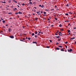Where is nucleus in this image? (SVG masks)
<instances>
[{"label":"nucleus","mask_w":76,"mask_h":76,"mask_svg":"<svg viewBox=\"0 0 76 76\" xmlns=\"http://www.w3.org/2000/svg\"><path fill=\"white\" fill-rule=\"evenodd\" d=\"M9 37L11 38H14V36H13L10 35L9 36Z\"/></svg>","instance_id":"1"},{"label":"nucleus","mask_w":76,"mask_h":76,"mask_svg":"<svg viewBox=\"0 0 76 76\" xmlns=\"http://www.w3.org/2000/svg\"><path fill=\"white\" fill-rule=\"evenodd\" d=\"M12 31V29L11 28H8V31H9V33H10V31Z\"/></svg>","instance_id":"2"},{"label":"nucleus","mask_w":76,"mask_h":76,"mask_svg":"<svg viewBox=\"0 0 76 76\" xmlns=\"http://www.w3.org/2000/svg\"><path fill=\"white\" fill-rule=\"evenodd\" d=\"M67 51H68V52H69V51H72V49H70V50L68 49Z\"/></svg>","instance_id":"3"},{"label":"nucleus","mask_w":76,"mask_h":76,"mask_svg":"<svg viewBox=\"0 0 76 76\" xmlns=\"http://www.w3.org/2000/svg\"><path fill=\"white\" fill-rule=\"evenodd\" d=\"M13 10L14 11H16V10H18V9H17V8H13Z\"/></svg>","instance_id":"4"},{"label":"nucleus","mask_w":76,"mask_h":76,"mask_svg":"<svg viewBox=\"0 0 76 76\" xmlns=\"http://www.w3.org/2000/svg\"><path fill=\"white\" fill-rule=\"evenodd\" d=\"M18 13L20 14H22V12H20V11L18 12Z\"/></svg>","instance_id":"5"},{"label":"nucleus","mask_w":76,"mask_h":76,"mask_svg":"<svg viewBox=\"0 0 76 76\" xmlns=\"http://www.w3.org/2000/svg\"><path fill=\"white\" fill-rule=\"evenodd\" d=\"M34 33L35 34H37V33H38V32H37V31H36L34 32Z\"/></svg>","instance_id":"6"},{"label":"nucleus","mask_w":76,"mask_h":76,"mask_svg":"<svg viewBox=\"0 0 76 76\" xmlns=\"http://www.w3.org/2000/svg\"><path fill=\"white\" fill-rule=\"evenodd\" d=\"M37 42H33V44H37Z\"/></svg>","instance_id":"7"},{"label":"nucleus","mask_w":76,"mask_h":76,"mask_svg":"<svg viewBox=\"0 0 76 76\" xmlns=\"http://www.w3.org/2000/svg\"><path fill=\"white\" fill-rule=\"evenodd\" d=\"M56 50H60V49L58 48H56Z\"/></svg>","instance_id":"8"},{"label":"nucleus","mask_w":76,"mask_h":76,"mask_svg":"<svg viewBox=\"0 0 76 76\" xmlns=\"http://www.w3.org/2000/svg\"><path fill=\"white\" fill-rule=\"evenodd\" d=\"M61 51H64V50L63 49V48L61 49Z\"/></svg>","instance_id":"9"},{"label":"nucleus","mask_w":76,"mask_h":76,"mask_svg":"<svg viewBox=\"0 0 76 76\" xmlns=\"http://www.w3.org/2000/svg\"><path fill=\"white\" fill-rule=\"evenodd\" d=\"M13 1L14 2H15L16 3H17V1H16L15 0H13Z\"/></svg>","instance_id":"10"},{"label":"nucleus","mask_w":76,"mask_h":76,"mask_svg":"<svg viewBox=\"0 0 76 76\" xmlns=\"http://www.w3.org/2000/svg\"><path fill=\"white\" fill-rule=\"evenodd\" d=\"M37 14H38L39 13H40V10H39L38 12L37 11Z\"/></svg>","instance_id":"11"},{"label":"nucleus","mask_w":76,"mask_h":76,"mask_svg":"<svg viewBox=\"0 0 76 76\" xmlns=\"http://www.w3.org/2000/svg\"><path fill=\"white\" fill-rule=\"evenodd\" d=\"M56 38H60V37L58 36H56Z\"/></svg>","instance_id":"12"},{"label":"nucleus","mask_w":76,"mask_h":76,"mask_svg":"<svg viewBox=\"0 0 76 76\" xmlns=\"http://www.w3.org/2000/svg\"><path fill=\"white\" fill-rule=\"evenodd\" d=\"M75 39V37H73L72 38H71L70 39Z\"/></svg>","instance_id":"13"},{"label":"nucleus","mask_w":76,"mask_h":76,"mask_svg":"<svg viewBox=\"0 0 76 76\" xmlns=\"http://www.w3.org/2000/svg\"><path fill=\"white\" fill-rule=\"evenodd\" d=\"M67 31H68V33H69L70 32V30H68Z\"/></svg>","instance_id":"14"},{"label":"nucleus","mask_w":76,"mask_h":76,"mask_svg":"<svg viewBox=\"0 0 76 76\" xmlns=\"http://www.w3.org/2000/svg\"><path fill=\"white\" fill-rule=\"evenodd\" d=\"M46 48H50V47L48 46H47L46 47Z\"/></svg>","instance_id":"15"},{"label":"nucleus","mask_w":76,"mask_h":76,"mask_svg":"<svg viewBox=\"0 0 76 76\" xmlns=\"http://www.w3.org/2000/svg\"><path fill=\"white\" fill-rule=\"evenodd\" d=\"M38 18H35V20H38Z\"/></svg>","instance_id":"16"},{"label":"nucleus","mask_w":76,"mask_h":76,"mask_svg":"<svg viewBox=\"0 0 76 76\" xmlns=\"http://www.w3.org/2000/svg\"><path fill=\"white\" fill-rule=\"evenodd\" d=\"M32 36H34V35H35V34H34V33H33L32 34Z\"/></svg>","instance_id":"17"},{"label":"nucleus","mask_w":76,"mask_h":76,"mask_svg":"<svg viewBox=\"0 0 76 76\" xmlns=\"http://www.w3.org/2000/svg\"><path fill=\"white\" fill-rule=\"evenodd\" d=\"M61 26H62V25H61V24H60L59 25V27H61Z\"/></svg>","instance_id":"18"},{"label":"nucleus","mask_w":76,"mask_h":76,"mask_svg":"<svg viewBox=\"0 0 76 76\" xmlns=\"http://www.w3.org/2000/svg\"><path fill=\"white\" fill-rule=\"evenodd\" d=\"M58 47H61V48H62V47H63V46H58Z\"/></svg>","instance_id":"19"},{"label":"nucleus","mask_w":76,"mask_h":76,"mask_svg":"<svg viewBox=\"0 0 76 76\" xmlns=\"http://www.w3.org/2000/svg\"><path fill=\"white\" fill-rule=\"evenodd\" d=\"M69 4H67L66 5V6H67L68 7H69Z\"/></svg>","instance_id":"20"},{"label":"nucleus","mask_w":76,"mask_h":76,"mask_svg":"<svg viewBox=\"0 0 76 76\" xmlns=\"http://www.w3.org/2000/svg\"><path fill=\"white\" fill-rule=\"evenodd\" d=\"M37 35H35V36H34V37H35V38H37Z\"/></svg>","instance_id":"21"},{"label":"nucleus","mask_w":76,"mask_h":76,"mask_svg":"<svg viewBox=\"0 0 76 76\" xmlns=\"http://www.w3.org/2000/svg\"><path fill=\"white\" fill-rule=\"evenodd\" d=\"M51 11H53V10H54V9H50Z\"/></svg>","instance_id":"22"},{"label":"nucleus","mask_w":76,"mask_h":76,"mask_svg":"<svg viewBox=\"0 0 76 76\" xmlns=\"http://www.w3.org/2000/svg\"><path fill=\"white\" fill-rule=\"evenodd\" d=\"M65 15H66L67 16L68 15H69V14H68V13H66L65 14Z\"/></svg>","instance_id":"23"},{"label":"nucleus","mask_w":76,"mask_h":76,"mask_svg":"<svg viewBox=\"0 0 76 76\" xmlns=\"http://www.w3.org/2000/svg\"><path fill=\"white\" fill-rule=\"evenodd\" d=\"M54 19L55 20H57V18H55Z\"/></svg>","instance_id":"24"},{"label":"nucleus","mask_w":76,"mask_h":76,"mask_svg":"<svg viewBox=\"0 0 76 76\" xmlns=\"http://www.w3.org/2000/svg\"><path fill=\"white\" fill-rule=\"evenodd\" d=\"M28 40H30L31 39V38H30V37H28Z\"/></svg>","instance_id":"25"},{"label":"nucleus","mask_w":76,"mask_h":76,"mask_svg":"<svg viewBox=\"0 0 76 76\" xmlns=\"http://www.w3.org/2000/svg\"><path fill=\"white\" fill-rule=\"evenodd\" d=\"M19 14V12H16L15 13V15H16L17 14Z\"/></svg>","instance_id":"26"},{"label":"nucleus","mask_w":76,"mask_h":76,"mask_svg":"<svg viewBox=\"0 0 76 76\" xmlns=\"http://www.w3.org/2000/svg\"><path fill=\"white\" fill-rule=\"evenodd\" d=\"M22 5H23V6H24L25 5V4L24 3L22 4Z\"/></svg>","instance_id":"27"},{"label":"nucleus","mask_w":76,"mask_h":76,"mask_svg":"<svg viewBox=\"0 0 76 76\" xmlns=\"http://www.w3.org/2000/svg\"><path fill=\"white\" fill-rule=\"evenodd\" d=\"M43 7H44V5H42V8H43Z\"/></svg>","instance_id":"28"},{"label":"nucleus","mask_w":76,"mask_h":76,"mask_svg":"<svg viewBox=\"0 0 76 76\" xmlns=\"http://www.w3.org/2000/svg\"><path fill=\"white\" fill-rule=\"evenodd\" d=\"M40 12L41 13H43V11H41Z\"/></svg>","instance_id":"29"},{"label":"nucleus","mask_w":76,"mask_h":76,"mask_svg":"<svg viewBox=\"0 0 76 76\" xmlns=\"http://www.w3.org/2000/svg\"><path fill=\"white\" fill-rule=\"evenodd\" d=\"M8 14H10V15H11V14H12V12H9Z\"/></svg>","instance_id":"30"},{"label":"nucleus","mask_w":76,"mask_h":76,"mask_svg":"<svg viewBox=\"0 0 76 76\" xmlns=\"http://www.w3.org/2000/svg\"><path fill=\"white\" fill-rule=\"evenodd\" d=\"M9 3H11V1L9 0L8 1Z\"/></svg>","instance_id":"31"},{"label":"nucleus","mask_w":76,"mask_h":76,"mask_svg":"<svg viewBox=\"0 0 76 76\" xmlns=\"http://www.w3.org/2000/svg\"><path fill=\"white\" fill-rule=\"evenodd\" d=\"M68 43V42H65V44H67Z\"/></svg>","instance_id":"32"},{"label":"nucleus","mask_w":76,"mask_h":76,"mask_svg":"<svg viewBox=\"0 0 76 76\" xmlns=\"http://www.w3.org/2000/svg\"><path fill=\"white\" fill-rule=\"evenodd\" d=\"M2 3H6V2L5 1H4V2H2Z\"/></svg>","instance_id":"33"},{"label":"nucleus","mask_w":76,"mask_h":76,"mask_svg":"<svg viewBox=\"0 0 76 76\" xmlns=\"http://www.w3.org/2000/svg\"><path fill=\"white\" fill-rule=\"evenodd\" d=\"M64 30H63V29H60V31H64Z\"/></svg>","instance_id":"34"},{"label":"nucleus","mask_w":76,"mask_h":76,"mask_svg":"<svg viewBox=\"0 0 76 76\" xmlns=\"http://www.w3.org/2000/svg\"><path fill=\"white\" fill-rule=\"evenodd\" d=\"M2 22H3V23H4V22H5V21H4V20L2 21Z\"/></svg>","instance_id":"35"},{"label":"nucleus","mask_w":76,"mask_h":76,"mask_svg":"<svg viewBox=\"0 0 76 76\" xmlns=\"http://www.w3.org/2000/svg\"><path fill=\"white\" fill-rule=\"evenodd\" d=\"M58 31H56V34H57V33H58Z\"/></svg>","instance_id":"36"},{"label":"nucleus","mask_w":76,"mask_h":76,"mask_svg":"<svg viewBox=\"0 0 76 76\" xmlns=\"http://www.w3.org/2000/svg\"><path fill=\"white\" fill-rule=\"evenodd\" d=\"M65 22H69V20H66V21H65Z\"/></svg>","instance_id":"37"},{"label":"nucleus","mask_w":76,"mask_h":76,"mask_svg":"<svg viewBox=\"0 0 76 76\" xmlns=\"http://www.w3.org/2000/svg\"><path fill=\"white\" fill-rule=\"evenodd\" d=\"M48 10H47V9H45V11H47V12H48Z\"/></svg>","instance_id":"38"},{"label":"nucleus","mask_w":76,"mask_h":76,"mask_svg":"<svg viewBox=\"0 0 76 76\" xmlns=\"http://www.w3.org/2000/svg\"><path fill=\"white\" fill-rule=\"evenodd\" d=\"M40 33L41 34H43V32H41Z\"/></svg>","instance_id":"39"},{"label":"nucleus","mask_w":76,"mask_h":76,"mask_svg":"<svg viewBox=\"0 0 76 76\" xmlns=\"http://www.w3.org/2000/svg\"><path fill=\"white\" fill-rule=\"evenodd\" d=\"M29 4H32V2H29Z\"/></svg>","instance_id":"40"},{"label":"nucleus","mask_w":76,"mask_h":76,"mask_svg":"<svg viewBox=\"0 0 76 76\" xmlns=\"http://www.w3.org/2000/svg\"><path fill=\"white\" fill-rule=\"evenodd\" d=\"M60 40H61V39H59V40H58V41H60Z\"/></svg>","instance_id":"41"},{"label":"nucleus","mask_w":76,"mask_h":76,"mask_svg":"<svg viewBox=\"0 0 76 76\" xmlns=\"http://www.w3.org/2000/svg\"><path fill=\"white\" fill-rule=\"evenodd\" d=\"M49 41H50V42H52V41H51V40H50Z\"/></svg>","instance_id":"42"},{"label":"nucleus","mask_w":76,"mask_h":76,"mask_svg":"<svg viewBox=\"0 0 76 76\" xmlns=\"http://www.w3.org/2000/svg\"><path fill=\"white\" fill-rule=\"evenodd\" d=\"M65 47L66 48H67V45H65Z\"/></svg>","instance_id":"43"},{"label":"nucleus","mask_w":76,"mask_h":76,"mask_svg":"<svg viewBox=\"0 0 76 76\" xmlns=\"http://www.w3.org/2000/svg\"><path fill=\"white\" fill-rule=\"evenodd\" d=\"M39 6H40V7H42V6H41V5H39Z\"/></svg>","instance_id":"44"},{"label":"nucleus","mask_w":76,"mask_h":76,"mask_svg":"<svg viewBox=\"0 0 76 76\" xmlns=\"http://www.w3.org/2000/svg\"><path fill=\"white\" fill-rule=\"evenodd\" d=\"M44 14H46V12H44Z\"/></svg>","instance_id":"45"},{"label":"nucleus","mask_w":76,"mask_h":76,"mask_svg":"<svg viewBox=\"0 0 76 76\" xmlns=\"http://www.w3.org/2000/svg\"><path fill=\"white\" fill-rule=\"evenodd\" d=\"M20 41H24L22 39H20Z\"/></svg>","instance_id":"46"},{"label":"nucleus","mask_w":76,"mask_h":76,"mask_svg":"<svg viewBox=\"0 0 76 76\" xmlns=\"http://www.w3.org/2000/svg\"><path fill=\"white\" fill-rule=\"evenodd\" d=\"M28 16H30V17H31V15L30 14H28Z\"/></svg>","instance_id":"47"},{"label":"nucleus","mask_w":76,"mask_h":76,"mask_svg":"<svg viewBox=\"0 0 76 76\" xmlns=\"http://www.w3.org/2000/svg\"><path fill=\"white\" fill-rule=\"evenodd\" d=\"M58 35H59V36L61 35V36H62V34H59Z\"/></svg>","instance_id":"48"},{"label":"nucleus","mask_w":76,"mask_h":76,"mask_svg":"<svg viewBox=\"0 0 76 76\" xmlns=\"http://www.w3.org/2000/svg\"><path fill=\"white\" fill-rule=\"evenodd\" d=\"M69 13H70V14H72V12H69Z\"/></svg>","instance_id":"49"},{"label":"nucleus","mask_w":76,"mask_h":76,"mask_svg":"<svg viewBox=\"0 0 76 76\" xmlns=\"http://www.w3.org/2000/svg\"><path fill=\"white\" fill-rule=\"evenodd\" d=\"M34 8L35 9H37V7H34Z\"/></svg>","instance_id":"50"},{"label":"nucleus","mask_w":76,"mask_h":76,"mask_svg":"<svg viewBox=\"0 0 76 76\" xmlns=\"http://www.w3.org/2000/svg\"><path fill=\"white\" fill-rule=\"evenodd\" d=\"M73 29H76V27H75Z\"/></svg>","instance_id":"51"},{"label":"nucleus","mask_w":76,"mask_h":76,"mask_svg":"<svg viewBox=\"0 0 76 76\" xmlns=\"http://www.w3.org/2000/svg\"><path fill=\"white\" fill-rule=\"evenodd\" d=\"M46 19V18H45V17H43V19Z\"/></svg>","instance_id":"52"},{"label":"nucleus","mask_w":76,"mask_h":76,"mask_svg":"<svg viewBox=\"0 0 76 76\" xmlns=\"http://www.w3.org/2000/svg\"><path fill=\"white\" fill-rule=\"evenodd\" d=\"M38 32L39 33H41V31H38Z\"/></svg>","instance_id":"53"},{"label":"nucleus","mask_w":76,"mask_h":76,"mask_svg":"<svg viewBox=\"0 0 76 76\" xmlns=\"http://www.w3.org/2000/svg\"><path fill=\"white\" fill-rule=\"evenodd\" d=\"M25 38H23V40H25Z\"/></svg>","instance_id":"54"},{"label":"nucleus","mask_w":76,"mask_h":76,"mask_svg":"<svg viewBox=\"0 0 76 76\" xmlns=\"http://www.w3.org/2000/svg\"><path fill=\"white\" fill-rule=\"evenodd\" d=\"M7 7H9V6H8V5L7 6Z\"/></svg>","instance_id":"55"},{"label":"nucleus","mask_w":76,"mask_h":76,"mask_svg":"<svg viewBox=\"0 0 76 76\" xmlns=\"http://www.w3.org/2000/svg\"><path fill=\"white\" fill-rule=\"evenodd\" d=\"M51 27H53V25H52L51 26Z\"/></svg>","instance_id":"56"},{"label":"nucleus","mask_w":76,"mask_h":76,"mask_svg":"<svg viewBox=\"0 0 76 76\" xmlns=\"http://www.w3.org/2000/svg\"><path fill=\"white\" fill-rule=\"evenodd\" d=\"M12 19V18H10V19Z\"/></svg>","instance_id":"57"},{"label":"nucleus","mask_w":76,"mask_h":76,"mask_svg":"<svg viewBox=\"0 0 76 76\" xmlns=\"http://www.w3.org/2000/svg\"><path fill=\"white\" fill-rule=\"evenodd\" d=\"M28 8H29V9H31V7H28Z\"/></svg>","instance_id":"58"},{"label":"nucleus","mask_w":76,"mask_h":76,"mask_svg":"<svg viewBox=\"0 0 76 76\" xmlns=\"http://www.w3.org/2000/svg\"><path fill=\"white\" fill-rule=\"evenodd\" d=\"M48 20H50V19L48 18Z\"/></svg>","instance_id":"59"},{"label":"nucleus","mask_w":76,"mask_h":76,"mask_svg":"<svg viewBox=\"0 0 76 76\" xmlns=\"http://www.w3.org/2000/svg\"><path fill=\"white\" fill-rule=\"evenodd\" d=\"M32 1V0H29V1L30 2V1Z\"/></svg>","instance_id":"60"},{"label":"nucleus","mask_w":76,"mask_h":76,"mask_svg":"<svg viewBox=\"0 0 76 76\" xmlns=\"http://www.w3.org/2000/svg\"><path fill=\"white\" fill-rule=\"evenodd\" d=\"M40 35V34L39 33L38 34V35Z\"/></svg>","instance_id":"61"},{"label":"nucleus","mask_w":76,"mask_h":76,"mask_svg":"<svg viewBox=\"0 0 76 76\" xmlns=\"http://www.w3.org/2000/svg\"><path fill=\"white\" fill-rule=\"evenodd\" d=\"M56 44L57 45H58V42H56Z\"/></svg>","instance_id":"62"},{"label":"nucleus","mask_w":76,"mask_h":76,"mask_svg":"<svg viewBox=\"0 0 76 76\" xmlns=\"http://www.w3.org/2000/svg\"><path fill=\"white\" fill-rule=\"evenodd\" d=\"M17 6H18V7H20L19 6V5H17Z\"/></svg>","instance_id":"63"},{"label":"nucleus","mask_w":76,"mask_h":76,"mask_svg":"<svg viewBox=\"0 0 76 76\" xmlns=\"http://www.w3.org/2000/svg\"><path fill=\"white\" fill-rule=\"evenodd\" d=\"M75 44H76V42H75Z\"/></svg>","instance_id":"64"}]
</instances>
